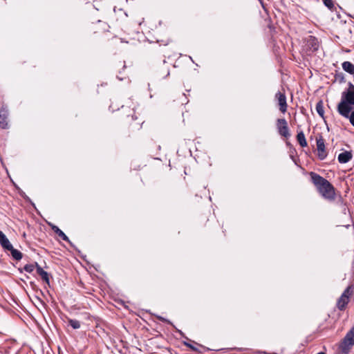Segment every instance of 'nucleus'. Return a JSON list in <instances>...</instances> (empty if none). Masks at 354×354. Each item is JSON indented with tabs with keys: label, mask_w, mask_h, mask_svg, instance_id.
<instances>
[{
	"label": "nucleus",
	"mask_w": 354,
	"mask_h": 354,
	"mask_svg": "<svg viewBox=\"0 0 354 354\" xmlns=\"http://www.w3.org/2000/svg\"><path fill=\"white\" fill-rule=\"evenodd\" d=\"M176 330H177V332L180 334V335L181 337H183L185 338V339H187V340H189L187 337H185V334H184V333H183L180 330L177 329Z\"/></svg>",
	"instance_id": "26"
},
{
	"label": "nucleus",
	"mask_w": 354,
	"mask_h": 354,
	"mask_svg": "<svg viewBox=\"0 0 354 354\" xmlns=\"http://www.w3.org/2000/svg\"><path fill=\"white\" fill-rule=\"evenodd\" d=\"M46 223H47L48 225H50L52 228V230L54 231V232L62 240L67 241L70 243L71 246H73V243L69 240L68 237L64 233L63 231H62L57 226L52 224L51 223L47 221L46 220Z\"/></svg>",
	"instance_id": "9"
},
{
	"label": "nucleus",
	"mask_w": 354,
	"mask_h": 354,
	"mask_svg": "<svg viewBox=\"0 0 354 354\" xmlns=\"http://www.w3.org/2000/svg\"><path fill=\"white\" fill-rule=\"evenodd\" d=\"M0 245L4 250L12 248V244L10 243L8 239L6 237L5 234L0 230Z\"/></svg>",
	"instance_id": "11"
},
{
	"label": "nucleus",
	"mask_w": 354,
	"mask_h": 354,
	"mask_svg": "<svg viewBox=\"0 0 354 354\" xmlns=\"http://www.w3.org/2000/svg\"><path fill=\"white\" fill-rule=\"evenodd\" d=\"M335 80L338 81L339 83H344L346 82L345 76L343 73H337L335 76Z\"/></svg>",
	"instance_id": "18"
},
{
	"label": "nucleus",
	"mask_w": 354,
	"mask_h": 354,
	"mask_svg": "<svg viewBox=\"0 0 354 354\" xmlns=\"http://www.w3.org/2000/svg\"><path fill=\"white\" fill-rule=\"evenodd\" d=\"M319 44L317 39L314 36H309L306 40V50L309 53L317 51L319 48Z\"/></svg>",
	"instance_id": "7"
},
{
	"label": "nucleus",
	"mask_w": 354,
	"mask_h": 354,
	"mask_svg": "<svg viewBox=\"0 0 354 354\" xmlns=\"http://www.w3.org/2000/svg\"><path fill=\"white\" fill-rule=\"evenodd\" d=\"M354 346V326L346 334L341 342L339 349L341 354H348L351 348Z\"/></svg>",
	"instance_id": "3"
},
{
	"label": "nucleus",
	"mask_w": 354,
	"mask_h": 354,
	"mask_svg": "<svg viewBox=\"0 0 354 354\" xmlns=\"http://www.w3.org/2000/svg\"><path fill=\"white\" fill-rule=\"evenodd\" d=\"M297 140L301 147H305L307 146V141L306 140L304 133L302 131L298 132L297 135Z\"/></svg>",
	"instance_id": "15"
},
{
	"label": "nucleus",
	"mask_w": 354,
	"mask_h": 354,
	"mask_svg": "<svg viewBox=\"0 0 354 354\" xmlns=\"http://www.w3.org/2000/svg\"><path fill=\"white\" fill-rule=\"evenodd\" d=\"M317 141V156L319 160H323L327 156V153L325 149L324 140L323 137L319 135L316 138Z\"/></svg>",
	"instance_id": "6"
},
{
	"label": "nucleus",
	"mask_w": 354,
	"mask_h": 354,
	"mask_svg": "<svg viewBox=\"0 0 354 354\" xmlns=\"http://www.w3.org/2000/svg\"><path fill=\"white\" fill-rule=\"evenodd\" d=\"M352 157L351 151H345L339 154L337 159L340 163H347L351 160Z\"/></svg>",
	"instance_id": "12"
},
{
	"label": "nucleus",
	"mask_w": 354,
	"mask_h": 354,
	"mask_svg": "<svg viewBox=\"0 0 354 354\" xmlns=\"http://www.w3.org/2000/svg\"><path fill=\"white\" fill-rule=\"evenodd\" d=\"M37 272L41 277V279L44 281V270L36 263Z\"/></svg>",
	"instance_id": "20"
},
{
	"label": "nucleus",
	"mask_w": 354,
	"mask_h": 354,
	"mask_svg": "<svg viewBox=\"0 0 354 354\" xmlns=\"http://www.w3.org/2000/svg\"><path fill=\"white\" fill-rule=\"evenodd\" d=\"M343 117L348 119L351 124L354 127V111H351L350 113H348V115Z\"/></svg>",
	"instance_id": "22"
},
{
	"label": "nucleus",
	"mask_w": 354,
	"mask_h": 354,
	"mask_svg": "<svg viewBox=\"0 0 354 354\" xmlns=\"http://www.w3.org/2000/svg\"><path fill=\"white\" fill-rule=\"evenodd\" d=\"M8 115L9 112L7 108L2 107L0 109V127L3 129H6L9 127L8 122Z\"/></svg>",
	"instance_id": "8"
},
{
	"label": "nucleus",
	"mask_w": 354,
	"mask_h": 354,
	"mask_svg": "<svg viewBox=\"0 0 354 354\" xmlns=\"http://www.w3.org/2000/svg\"><path fill=\"white\" fill-rule=\"evenodd\" d=\"M35 268V266L33 264H26L24 267V270L29 273H31Z\"/></svg>",
	"instance_id": "21"
},
{
	"label": "nucleus",
	"mask_w": 354,
	"mask_h": 354,
	"mask_svg": "<svg viewBox=\"0 0 354 354\" xmlns=\"http://www.w3.org/2000/svg\"><path fill=\"white\" fill-rule=\"evenodd\" d=\"M68 324L73 329H78L80 328V322L78 320L70 319L68 320Z\"/></svg>",
	"instance_id": "17"
},
{
	"label": "nucleus",
	"mask_w": 354,
	"mask_h": 354,
	"mask_svg": "<svg viewBox=\"0 0 354 354\" xmlns=\"http://www.w3.org/2000/svg\"><path fill=\"white\" fill-rule=\"evenodd\" d=\"M323 3L326 7L330 10H333L334 8V3L333 0H323Z\"/></svg>",
	"instance_id": "19"
},
{
	"label": "nucleus",
	"mask_w": 354,
	"mask_h": 354,
	"mask_svg": "<svg viewBox=\"0 0 354 354\" xmlns=\"http://www.w3.org/2000/svg\"><path fill=\"white\" fill-rule=\"evenodd\" d=\"M315 109H316V111L317 112V113L319 114V115L324 120V105H323L322 100H319L316 104Z\"/></svg>",
	"instance_id": "16"
},
{
	"label": "nucleus",
	"mask_w": 354,
	"mask_h": 354,
	"mask_svg": "<svg viewBox=\"0 0 354 354\" xmlns=\"http://www.w3.org/2000/svg\"><path fill=\"white\" fill-rule=\"evenodd\" d=\"M353 293V286H348L343 292L337 302V307L339 310H344L346 306L349 301V298Z\"/></svg>",
	"instance_id": "4"
},
{
	"label": "nucleus",
	"mask_w": 354,
	"mask_h": 354,
	"mask_svg": "<svg viewBox=\"0 0 354 354\" xmlns=\"http://www.w3.org/2000/svg\"><path fill=\"white\" fill-rule=\"evenodd\" d=\"M158 318L159 320H161V321H162L164 322L171 324V322L169 320H167V319H165V318H164V317H162L161 316H158Z\"/></svg>",
	"instance_id": "25"
},
{
	"label": "nucleus",
	"mask_w": 354,
	"mask_h": 354,
	"mask_svg": "<svg viewBox=\"0 0 354 354\" xmlns=\"http://www.w3.org/2000/svg\"><path fill=\"white\" fill-rule=\"evenodd\" d=\"M275 97L278 99L279 109L282 113H285L287 110L286 97L284 93L277 92Z\"/></svg>",
	"instance_id": "10"
},
{
	"label": "nucleus",
	"mask_w": 354,
	"mask_h": 354,
	"mask_svg": "<svg viewBox=\"0 0 354 354\" xmlns=\"http://www.w3.org/2000/svg\"><path fill=\"white\" fill-rule=\"evenodd\" d=\"M259 1H260V3H261V6H262L264 10H266L265 6H264L263 3L262 2V1H261V0H259Z\"/></svg>",
	"instance_id": "28"
},
{
	"label": "nucleus",
	"mask_w": 354,
	"mask_h": 354,
	"mask_svg": "<svg viewBox=\"0 0 354 354\" xmlns=\"http://www.w3.org/2000/svg\"><path fill=\"white\" fill-rule=\"evenodd\" d=\"M6 250L10 252L11 255L14 259L19 261L22 259V253L19 250L15 249L12 245V248L7 249Z\"/></svg>",
	"instance_id": "14"
},
{
	"label": "nucleus",
	"mask_w": 354,
	"mask_h": 354,
	"mask_svg": "<svg viewBox=\"0 0 354 354\" xmlns=\"http://www.w3.org/2000/svg\"><path fill=\"white\" fill-rule=\"evenodd\" d=\"M342 68L346 73L354 75V64L348 61H345L342 64Z\"/></svg>",
	"instance_id": "13"
},
{
	"label": "nucleus",
	"mask_w": 354,
	"mask_h": 354,
	"mask_svg": "<svg viewBox=\"0 0 354 354\" xmlns=\"http://www.w3.org/2000/svg\"><path fill=\"white\" fill-rule=\"evenodd\" d=\"M184 344H185L186 346H187V347L190 348H191L192 350H193V351H196V350H197V348H196L194 346H193L192 344H189V343H187V342H184Z\"/></svg>",
	"instance_id": "24"
},
{
	"label": "nucleus",
	"mask_w": 354,
	"mask_h": 354,
	"mask_svg": "<svg viewBox=\"0 0 354 354\" xmlns=\"http://www.w3.org/2000/svg\"><path fill=\"white\" fill-rule=\"evenodd\" d=\"M309 175L312 183L324 198L330 201L335 199V188L328 180L313 171L310 172Z\"/></svg>",
	"instance_id": "1"
},
{
	"label": "nucleus",
	"mask_w": 354,
	"mask_h": 354,
	"mask_svg": "<svg viewBox=\"0 0 354 354\" xmlns=\"http://www.w3.org/2000/svg\"><path fill=\"white\" fill-rule=\"evenodd\" d=\"M46 283L49 284V277L48 274L46 272Z\"/></svg>",
	"instance_id": "27"
},
{
	"label": "nucleus",
	"mask_w": 354,
	"mask_h": 354,
	"mask_svg": "<svg viewBox=\"0 0 354 354\" xmlns=\"http://www.w3.org/2000/svg\"><path fill=\"white\" fill-rule=\"evenodd\" d=\"M169 71H167V75H166V77H167V76H169Z\"/></svg>",
	"instance_id": "29"
},
{
	"label": "nucleus",
	"mask_w": 354,
	"mask_h": 354,
	"mask_svg": "<svg viewBox=\"0 0 354 354\" xmlns=\"http://www.w3.org/2000/svg\"><path fill=\"white\" fill-rule=\"evenodd\" d=\"M348 88H346L344 91H354V84H353L351 82H349L348 84Z\"/></svg>",
	"instance_id": "23"
},
{
	"label": "nucleus",
	"mask_w": 354,
	"mask_h": 354,
	"mask_svg": "<svg viewBox=\"0 0 354 354\" xmlns=\"http://www.w3.org/2000/svg\"><path fill=\"white\" fill-rule=\"evenodd\" d=\"M277 128L279 133L285 138L290 136L287 121L284 118H279L277 120Z\"/></svg>",
	"instance_id": "5"
},
{
	"label": "nucleus",
	"mask_w": 354,
	"mask_h": 354,
	"mask_svg": "<svg viewBox=\"0 0 354 354\" xmlns=\"http://www.w3.org/2000/svg\"><path fill=\"white\" fill-rule=\"evenodd\" d=\"M354 106V91H343L341 100L337 104V110L342 116H346L350 113Z\"/></svg>",
	"instance_id": "2"
}]
</instances>
